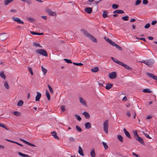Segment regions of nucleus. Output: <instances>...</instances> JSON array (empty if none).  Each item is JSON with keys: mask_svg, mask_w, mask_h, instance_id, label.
Masks as SVG:
<instances>
[{"mask_svg": "<svg viewBox=\"0 0 157 157\" xmlns=\"http://www.w3.org/2000/svg\"><path fill=\"white\" fill-rule=\"evenodd\" d=\"M104 39L108 43H109L110 45H112L113 46L115 47L116 48L119 50L121 51L122 50V48L121 47L119 46L118 45L116 44L114 42H113L112 40L108 38V37H104Z\"/></svg>", "mask_w": 157, "mask_h": 157, "instance_id": "1", "label": "nucleus"}, {"mask_svg": "<svg viewBox=\"0 0 157 157\" xmlns=\"http://www.w3.org/2000/svg\"><path fill=\"white\" fill-rule=\"evenodd\" d=\"M134 136L135 139L142 145L144 144L143 139L139 136L136 130L133 131Z\"/></svg>", "mask_w": 157, "mask_h": 157, "instance_id": "2", "label": "nucleus"}, {"mask_svg": "<svg viewBox=\"0 0 157 157\" xmlns=\"http://www.w3.org/2000/svg\"><path fill=\"white\" fill-rule=\"evenodd\" d=\"M36 52L42 56H47L48 55L47 52L44 49H37L36 50Z\"/></svg>", "mask_w": 157, "mask_h": 157, "instance_id": "3", "label": "nucleus"}, {"mask_svg": "<svg viewBox=\"0 0 157 157\" xmlns=\"http://www.w3.org/2000/svg\"><path fill=\"white\" fill-rule=\"evenodd\" d=\"M141 62L145 64L146 65L149 67H152L154 63V61L153 59H150L147 60L146 61H144Z\"/></svg>", "mask_w": 157, "mask_h": 157, "instance_id": "4", "label": "nucleus"}, {"mask_svg": "<svg viewBox=\"0 0 157 157\" xmlns=\"http://www.w3.org/2000/svg\"><path fill=\"white\" fill-rule=\"evenodd\" d=\"M108 121H109L108 120H106L103 123V129L106 133H108Z\"/></svg>", "mask_w": 157, "mask_h": 157, "instance_id": "5", "label": "nucleus"}, {"mask_svg": "<svg viewBox=\"0 0 157 157\" xmlns=\"http://www.w3.org/2000/svg\"><path fill=\"white\" fill-rule=\"evenodd\" d=\"M109 77L111 79L115 78L117 77V74L116 72L110 73L108 74Z\"/></svg>", "mask_w": 157, "mask_h": 157, "instance_id": "6", "label": "nucleus"}, {"mask_svg": "<svg viewBox=\"0 0 157 157\" xmlns=\"http://www.w3.org/2000/svg\"><path fill=\"white\" fill-rule=\"evenodd\" d=\"M146 74L149 77L153 78L154 79L157 80V76L153 74L150 73H146Z\"/></svg>", "mask_w": 157, "mask_h": 157, "instance_id": "7", "label": "nucleus"}, {"mask_svg": "<svg viewBox=\"0 0 157 157\" xmlns=\"http://www.w3.org/2000/svg\"><path fill=\"white\" fill-rule=\"evenodd\" d=\"M46 12L50 16H56V12H53L50 9H47L46 10Z\"/></svg>", "mask_w": 157, "mask_h": 157, "instance_id": "8", "label": "nucleus"}, {"mask_svg": "<svg viewBox=\"0 0 157 157\" xmlns=\"http://www.w3.org/2000/svg\"><path fill=\"white\" fill-rule=\"evenodd\" d=\"M12 19L14 21L17 22V23L19 24H23L24 22L22 21L19 18L17 17H13Z\"/></svg>", "mask_w": 157, "mask_h": 157, "instance_id": "9", "label": "nucleus"}, {"mask_svg": "<svg viewBox=\"0 0 157 157\" xmlns=\"http://www.w3.org/2000/svg\"><path fill=\"white\" fill-rule=\"evenodd\" d=\"M120 65L123 66L125 68L127 69V70H130L131 71L132 70V68L131 67H130L128 65L122 62Z\"/></svg>", "mask_w": 157, "mask_h": 157, "instance_id": "10", "label": "nucleus"}, {"mask_svg": "<svg viewBox=\"0 0 157 157\" xmlns=\"http://www.w3.org/2000/svg\"><path fill=\"white\" fill-rule=\"evenodd\" d=\"M7 38L6 33H2L0 34V39L2 40H4Z\"/></svg>", "mask_w": 157, "mask_h": 157, "instance_id": "11", "label": "nucleus"}, {"mask_svg": "<svg viewBox=\"0 0 157 157\" xmlns=\"http://www.w3.org/2000/svg\"><path fill=\"white\" fill-rule=\"evenodd\" d=\"M79 100L80 102L83 105L87 106L85 100L82 98L80 97L79 98Z\"/></svg>", "mask_w": 157, "mask_h": 157, "instance_id": "12", "label": "nucleus"}, {"mask_svg": "<svg viewBox=\"0 0 157 157\" xmlns=\"http://www.w3.org/2000/svg\"><path fill=\"white\" fill-rule=\"evenodd\" d=\"M36 93L37 95L36 97L35 100L36 101H39L40 100L41 95L40 93L38 92H37Z\"/></svg>", "mask_w": 157, "mask_h": 157, "instance_id": "13", "label": "nucleus"}, {"mask_svg": "<svg viewBox=\"0 0 157 157\" xmlns=\"http://www.w3.org/2000/svg\"><path fill=\"white\" fill-rule=\"evenodd\" d=\"M81 31L83 32V34L87 37L89 38L91 35L88 33L86 30L84 29H82Z\"/></svg>", "mask_w": 157, "mask_h": 157, "instance_id": "14", "label": "nucleus"}, {"mask_svg": "<svg viewBox=\"0 0 157 157\" xmlns=\"http://www.w3.org/2000/svg\"><path fill=\"white\" fill-rule=\"evenodd\" d=\"M52 136L54 137L57 140H59V137L57 136L56 132L55 131H53L51 132Z\"/></svg>", "mask_w": 157, "mask_h": 157, "instance_id": "15", "label": "nucleus"}, {"mask_svg": "<svg viewBox=\"0 0 157 157\" xmlns=\"http://www.w3.org/2000/svg\"><path fill=\"white\" fill-rule=\"evenodd\" d=\"M123 131L126 136H127L129 139H131V136L130 133L128 132L127 131V130L124 128V129Z\"/></svg>", "mask_w": 157, "mask_h": 157, "instance_id": "16", "label": "nucleus"}, {"mask_svg": "<svg viewBox=\"0 0 157 157\" xmlns=\"http://www.w3.org/2000/svg\"><path fill=\"white\" fill-rule=\"evenodd\" d=\"M111 59L115 63L118 64L119 65H120L121 62L118 61L117 59L113 57H111Z\"/></svg>", "mask_w": 157, "mask_h": 157, "instance_id": "17", "label": "nucleus"}, {"mask_svg": "<svg viewBox=\"0 0 157 157\" xmlns=\"http://www.w3.org/2000/svg\"><path fill=\"white\" fill-rule=\"evenodd\" d=\"M85 11L88 13H90L92 11V9L90 7H86L85 9Z\"/></svg>", "mask_w": 157, "mask_h": 157, "instance_id": "18", "label": "nucleus"}, {"mask_svg": "<svg viewBox=\"0 0 157 157\" xmlns=\"http://www.w3.org/2000/svg\"><path fill=\"white\" fill-rule=\"evenodd\" d=\"M89 38L93 42L96 43L97 42V39L94 37L92 35H91Z\"/></svg>", "mask_w": 157, "mask_h": 157, "instance_id": "19", "label": "nucleus"}, {"mask_svg": "<svg viewBox=\"0 0 157 157\" xmlns=\"http://www.w3.org/2000/svg\"><path fill=\"white\" fill-rule=\"evenodd\" d=\"M82 114L85 116V118L86 119H89L90 117V115L89 114L86 112H83Z\"/></svg>", "mask_w": 157, "mask_h": 157, "instance_id": "20", "label": "nucleus"}, {"mask_svg": "<svg viewBox=\"0 0 157 157\" xmlns=\"http://www.w3.org/2000/svg\"><path fill=\"white\" fill-rule=\"evenodd\" d=\"M113 13H117L118 14H121L124 13V11L122 10H117L113 11Z\"/></svg>", "mask_w": 157, "mask_h": 157, "instance_id": "21", "label": "nucleus"}, {"mask_svg": "<svg viewBox=\"0 0 157 157\" xmlns=\"http://www.w3.org/2000/svg\"><path fill=\"white\" fill-rule=\"evenodd\" d=\"M85 127L86 128L89 129L91 128V125L89 122H87L85 124Z\"/></svg>", "mask_w": 157, "mask_h": 157, "instance_id": "22", "label": "nucleus"}, {"mask_svg": "<svg viewBox=\"0 0 157 157\" xmlns=\"http://www.w3.org/2000/svg\"><path fill=\"white\" fill-rule=\"evenodd\" d=\"M113 85L112 84L108 83L106 85L105 88L107 90H109L113 87Z\"/></svg>", "mask_w": 157, "mask_h": 157, "instance_id": "23", "label": "nucleus"}, {"mask_svg": "<svg viewBox=\"0 0 157 157\" xmlns=\"http://www.w3.org/2000/svg\"><path fill=\"white\" fill-rule=\"evenodd\" d=\"M79 150L78 151V153L79 154H80L81 155L83 156L84 155V154L83 153V150L82 149L81 147L79 146L78 148Z\"/></svg>", "mask_w": 157, "mask_h": 157, "instance_id": "24", "label": "nucleus"}, {"mask_svg": "<svg viewBox=\"0 0 157 157\" xmlns=\"http://www.w3.org/2000/svg\"><path fill=\"white\" fill-rule=\"evenodd\" d=\"M108 12L107 11L104 10L103 11V13L102 14V16L104 18H106L108 17V16L107 15Z\"/></svg>", "mask_w": 157, "mask_h": 157, "instance_id": "25", "label": "nucleus"}, {"mask_svg": "<svg viewBox=\"0 0 157 157\" xmlns=\"http://www.w3.org/2000/svg\"><path fill=\"white\" fill-rule=\"evenodd\" d=\"M99 70V68L98 67H95L94 68L91 69V71L93 72H97Z\"/></svg>", "mask_w": 157, "mask_h": 157, "instance_id": "26", "label": "nucleus"}, {"mask_svg": "<svg viewBox=\"0 0 157 157\" xmlns=\"http://www.w3.org/2000/svg\"><path fill=\"white\" fill-rule=\"evenodd\" d=\"M118 139L121 142H123V139L122 136L121 135H118L117 136Z\"/></svg>", "mask_w": 157, "mask_h": 157, "instance_id": "27", "label": "nucleus"}, {"mask_svg": "<svg viewBox=\"0 0 157 157\" xmlns=\"http://www.w3.org/2000/svg\"><path fill=\"white\" fill-rule=\"evenodd\" d=\"M0 76L4 79H6V76L4 74V71H2L0 72Z\"/></svg>", "mask_w": 157, "mask_h": 157, "instance_id": "28", "label": "nucleus"}, {"mask_svg": "<svg viewBox=\"0 0 157 157\" xmlns=\"http://www.w3.org/2000/svg\"><path fill=\"white\" fill-rule=\"evenodd\" d=\"M105 82L104 81L101 80H99L98 82V84L99 86H103V84Z\"/></svg>", "mask_w": 157, "mask_h": 157, "instance_id": "29", "label": "nucleus"}, {"mask_svg": "<svg viewBox=\"0 0 157 157\" xmlns=\"http://www.w3.org/2000/svg\"><path fill=\"white\" fill-rule=\"evenodd\" d=\"M90 155L91 157H95L96 154L94 149L92 150L90 152Z\"/></svg>", "mask_w": 157, "mask_h": 157, "instance_id": "30", "label": "nucleus"}, {"mask_svg": "<svg viewBox=\"0 0 157 157\" xmlns=\"http://www.w3.org/2000/svg\"><path fill=\"white\" fill-rule=\"evenodd\" d=\"M13 1V0H5L4 4L5 5H7L10 3L12 2Z\"/></svg>", "mask_w": 157, "mask_h": 157, "instance_id": "31", "label": "nucleus"}, {"mask_svg": "<svg viewBox=\"0 0 157 157\" xmlns=\"http://www.w3.org/2000/svg\"><path fill=\"white\" fill-rule=\"evenodd\" d=\"M46 96L47 97L48 99V100H50V94L49 93V92L47 90H46Z\"/></svg>", "mask_w": 157, "mask_h": 157, "instance_id": "32", "label": "nucleus"}, {"mask_svg": "<svg viewBox=\"0 0 157 157\" xmlns=\"http://www.w3.org/2000/svg\"><path fill=\"white\" fill-rule=\"evenodd\" d=\"M13 114L16 116H20L21 115L20 113L18 111H15L13 112Z\"/></svg>", "mask_w": 157, "mask_h": 157, "instance_id": "33", "label": "nucleus"}, {"mask_svg": "<svg viewBox=\"0 0 157 157\" xmlns=\"http://www.w3.org/2000/svg\"><path fill=\"white\" fill-rule=\"evenodd\" d=\"M0 126L4 128L7 130H9V129L7 128L6 126L4 124L0 123Z\"/></svg>", "mask_w": 157, "mask_h": 157, "instance_id": "34", "label": "nucleus"}, {"mask_svg": "<svg viewBox=\"0 0 157 157\" xmlns=\"http://www.w3.org/2000/svg\"><path fill=\"white\" fill-rule=\"evenodd\" d=\"M0 126L4 128L7 130H9V129L7 128L6 126L4 124L0 123Z\"/></svg>", "mask_w": 157, "mask_h": 157, "instance_id": "35", "label": "nucleus"}, {"mask_svg": "<svg viewBox=\"0 0 157 157\" xmlns=\"http://www.w3.org/2000/svg\"><path fill=\"white\" fill-rule=\"evenodd\" d=\"M41 68L42 71L43 72L44 75H45L47 72V70L44 68L43 66H41Z\"/></svg>", "mask_w": 157, "mask_h": 157, "instance_id": "36", "label": "nucleus"}, {"mask_svg": "<svg viewBox=\"0 0 157 157\" xmlns=\"http://www.w3.org/2000/svg\"><path fill=\"white\" fill-rule=\"evenodd\" d=\"M143 91L144 93H151V91L149 89H145L143 90Z\"/></svg>", "mask_w": 157, "mask_h": 157, "instance_id": "37", "label": "nucleus"}, {"mask_svg": "<svg viewBox=\"0 0 157 157\" xmlns=\"http://www.w3.org/2000/svg\"><path fill=\"white\" fill-rule=\"evenodd\" d=\"M4 86L5 88L7 89L9 88V86L7 82H5L4 83Z\"/></svg>", "mask_w": 157, "mask_h": 157, "instance_id": "38", "label": "nucleus"}, {"mask_svg": "<svg viewBox=\"0 0 157 157\" xmlns=\"http://www.w3.org/2000/svg\"><path fill=\"white\" fill-rule=\"evenodd\" d=\"M102 144L104 147L105 149V150H107L108 148V146L107 144L104 142H102Z\"/></svg>", "mask_w": 157, "mask_h": 157, "instance_id": "39", "label": "nucleus"}, {"mask_svg": "<svg viewBox=\"0 0 157 157\" xmlns=\"http://www.w3.org/2000/svg\"><path fill=\"white\" fill-rule=\"evenodd\" d=\"M23 101L22 100H20L18 101V102L17 103V105L18 106H21L23 105Z\"/></svg>", "mask_w": 157, "mask_h": 157, "instance_id": "40", "label": "nucleus"}, {"mask_svg": "<svg viewBox=\"0 0 157 157\" xmlns=\"http://www.w3.org/2000/svg\"><path fill=\"white\" fill-rule=\"evenodd\" d=\"M69 141L70 142H74L75 141V140L73 137H71L68 138Z\"/></svg>", "mask_w": 157, "mask_h": 157, "instance_id": "41", "label": "nucleus"}, {"mask_svg": "<svg viewBox=\"0 0 157 157\" xmlns=\"http://www.w3.org/2000/svg\"><path fill=\"white\" fill-rule=\"evenodd\" d=\"M129 18V17L128 16H125L124 17H122V19L125 21H127L128 20Z\"/></svg>", "mask_w": 157, "mask_h": 157, "instance_id": "42", "label": "nucleus"}, {"mask_svg": "<svg viewBox=\"0 0 157 157\" xmlns=\"http://www.w3.org/2000/svg\"><path fill=\"white\" fill-rule=\"evenodd\" d=\"M33 44L36 47H39L40 48L42 47V46H41L39 44L37 43L36 42H34Z\"/></svg>", "mask_w": 157, "mask_h": 157, "instance_id": "43", "label": "nucleus"}, {"mask_svg": "<svg viewBox=\"0 0 157 157\" xmlns=\"http://www.w3.org/2000/svg\"><path fill=\"white\" fill-rule=\"evenodd\" d=\"M118 5L116 4H113L112 5V8L114 9H116L118 7Z\"/></svg>", "mask_w": 157, "mask_h": 157, "instance_id": "44", "label": "nucleus"}, {"mask_svg": "<svg viewBox=\"0 0 157 157\" xmlns=\"http://www.w3.org/2000/svg\"><path fill=\"white\" fill-rule=\"evenodd\" d=\"M76 129L79 132H82V130L81 128L79 126H76Z\"/></svg>", "mask_w": 157, "mask_h": 157, "instance_id": "45", "label": "nucleus"}, {"mask_svg": "<svg viewBox=\"0 0 157 157\" xmlns=\"http://www.w3.org/2000/svg\"><path fill=\"white\" fill-rule=\"evenodd\" d=\"M64 60L67 63H72V61L70 59H64Z\"/></svg>", "mask_w": 157, "mask_h": 157, "instance_id": "46", "label": "nucleus"}, {"mask_svg": "<svg viewBox=\"0 0 157 157\" xmlns=\"http://www.w3.org/2000/svg\"><path fill=\"white\" fill-rule=\"evenodd\" d=\"M141 0H137L135 2V4L136 6H138L141 3Z\"/></svg>", "mask_w": 157, "mask_h": 157, "instance_id": "47", "label": "nucleus"}, {"mask_svg": "<svg viewBox=\"0 0 157 157\" xmlns=\"http://www.w3.org/2000/svg\"><path fill=\"white\" fill-rule=\"evenodd\" d=\"M75 117L77 119V120H78L79 121H81L82 118L80 116H79V115H75Z\"/></svg>", "mask_w": 157, "mask_h": 157, "instance_id": "48", "label": "nucleus"}, {"mask_svg": "<svg viewBox=\"0 0 157 157\" xmlns=\"http://www.w3.org/2000/svg\"><path fill=\"white\" fill-rule=\"evenodd\" d=\"M48 88H49V89L50 90V92L52 93H53V90L52 89V88L49 85H48Z\"/></svg>", "mask_w": 157, "mask_h": 157, "instance_id": "49", "label": "nucleus"}, {"mask_svg": "<svg viewBox=\"0 0 157 157\" xmlns=\"http://www.w3.org/2000/svg\"><path fill=\"white\" fill-rule=\"evenodd\" d=\"M28 70L29 72L30 73V74L31 75H33V72L32 70V69L31 67H29L28 68Z\"/></svg>", "mask_w": 157, "mask_h": 157, "instance_id": "50", "label": "nucleus"}, {"mask_svg": "<svg viewBox=\"0 0 157 157\" xmlns=\"http://www.w3.org/2000/svg\"><path fill=\"white\" fill-rule=\"evenodd\" d=\"M73 64H74L75 65H77V66H82L83 65V64L81 63H73Z\"/></svg>", "mask_w": 157, "mask_h": 157, "instance_id": "51", "label": "nucleus"}, {"mask_svg": "<svg viewBox=\"0 0 157 157\" xmlns=\"http://www.w3.org/2000/svg\"><path fill=\"white\" fill-rule=\"evenodd\" d=\"M143 134H144L145 136L147 138H148L149 139H151V137H150L149 136V135H148L147 133H145L144 132H143Z\"/></svg>", "mask_w": 157, "mask_h": 157, "instance_id": "52", "label": "nucleus"}, {"mask_svg": "<svg viewBox=\"0 0 157 157\" xmlns=\"http://www.w3.org/2000/svg\"><path fill=\"white\" fill-rule=\"evenodd\" d=\"M148 1L147 0H143V3L144 4L146 5L148 3Z\"/></svg>", "mask_w": 157, "mask_h": 157, "instance_id": "53", "label": "nucleus"}, {"mask_svg": "<svg viewBox=\"0 0 157 157\" xmlns=\"http://www.w3.org/2000/svg\"><path fill=\"white\" fill-rule=\"evenodd\" d=\"M150 25L149 23H147L144 26V28L145 29H147L150 27Z\"/></svg>", "mask_w": 157, "mask_h": 157, "instance_id": "54", "label": "nucleus"}, {"mask_svg": "<svg viewBox=\"0 0 157 157\" xmlns=\"http://www.w3.org/2000/svg\"><path fill=\"white\" fill-rule=\"evenodd\" d=\"M29 20L31 21V22H33L35 21V20L34 19L31 18V17H29L28 18Z\"/></svg>", "mask_w": 157, "mask_h": 157, "instance_id": "55", "label": "nucleus"}, {"mask_svg": "<svg viewBox=\"0 0 157 157\" xmlns=\"http://www.w3.org/2000/svg\"><path fill=\"white\" fill-rule=\"evenodd\" d=\"M61 109L62 112H64L65 110V107L64 106H62L61 107Z\"/></svg>", "mask_w": 157, "mask_h": 157, "instance_id": "56", "label": "nucleus"}, {"mask_svg": "<svg viewBox=\"0 0 157 157\" xmlns=\"http://www.w3.org/2000/svg\"><path fill=\"white\" fill-rule=\"evenodd\" d=\"M28 145H29V146H32V147H36V146L34 144H31L29 142L28 144Z\"/></svg>", "mask_w": 157, "mask_h": 157, "instance_id": "57", "label": "nucleus"}, {"mask_svg": "<svg viewBox=\"0 0 157 157\" xmlns=\"http://www.w3.org/2000/svg\"><path fill=\"white\" fill-rule=\"evenodd\" d=\"M157 22V21H153L151 22V25H155Z\"/></svg>", "mask_w": 157, "mask_h": 157, "instance_id": "58", "label": "nucleus"}, {"mask_svg": "<svg viewBox=\"0 0 157 157\" xmlns=\"http://www.w3.org/2000/svg\"><path fill=\"white\" fill-rule=\"evenodd\" d=\"M13 143L16 144L18 145L19 146H23L21 144H20L17 142H15V141H14Z\"/></svg>", "mask_w": 157, "mask_h": 157, "instance_id": "59", "label": "nucleus"}, {"mask_svg": "<svg viewBox=\"0 0 157 157\" xmlns=\"http://www.w3.org/2000/svg\"><path fill=\"white\" fill-rule=\"evenodd\" d=\"M122 100L124 101H127V98L126 96H124L122 99Z\"/></svg>", "mask_w": 157, "mask_h": 157, "instance_id": "60", "label": "nucleus"}, {"mask_svg": "<svg viewBox=\"0 0 157 157\" xmlns=\"http://www.w3.org/2000/svg\"><path fill=\"white\" fill-rule=\"evenodd\" d=\"M26 1L25 2H27L29 4H31L32 3L31 1L30 0H26Z\"/></svg>", "mask_w": 157, "mask_h": 157, "instance_id": "61", "label": "nucleus"}, {"mask_svg": "<svg viewBox=\"0 0 157 157\" xmlns=\"http://www.w3.org/2000/svg\"><path fill=\"white\" fill-rule=\"evenodd\" d=\"M30 33L33 35H37V33L33 31H31Z\"/></svg>", "mask_w": 157, "mask_h": 157, "instance_id": "62", "label": "nucleus"}, {"mask_svg": "<svg viewBox=\"0 0 157 157\" xmlns=\"http://www.w3.org/2000/svg\"><path fill=\"white\" fill-rule=\"evenodd\" d=\"M18 154L21 156H22V157H23V155H24V154H23L22 153H21V152H18Z\"/></svg>", "mask_w": 157, "mask_h": 157, "instance_id": "63", "label": "nucleus"}, {"mask_svg": "<svg viewBox=\"0 0 157 157\" xmlns=\"http://www.w3.org/2000/svg\"><path fill=\"white\" fill-rule=\"evenodd\" d=\"M126 115L128 117H130L131 116V114L129 112H127L126 113Z\"/></svg>", "mask_w": 157, "mask_h": 157, "instance_id": "64", "label": "nucleus"}]
</instances>
